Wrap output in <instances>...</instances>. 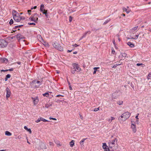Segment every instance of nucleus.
I'll list each match as a JSON object with an SVG mask.
<instances>
[{
	"label": "nucleus",
	"mask_w": 151,
	"mask_h": 151,
	"mask_svg": "<svg viewBox=\"0 0 151 151\" xmlns=\"http://www.w3.org/2000/svg\"><path fill=\"white\" fill-rule=\"evenodd\" d=\"M139 115V114H138V115ZM136 118L137 119H138V115L137 116H136Z\"/></svg>",
	"instance_id": "338daca9"
},
{
	"label": "nucleus",
	"mask_w": 151,
	"mask_h": 151,
	"mask_svg": "<svg viewBox=\"0 0 151 151\" xmlns=\"http://www.w3.org/2000/svg\"><path fill=\"white\" fill-rule=\"evenodd\" d=\"M7 42L5 40L0 39V47H6L7 45Z\"/></svg>",
	"instance_id": "0eeeda50"
},
{
	"label": "nucleus",
	"mask_w": 151,
	"mask_h": 151,
	"mask_svg": "<svg viewBox=\"0 0 151 151\" xmlns=\"http://www.w3.org/2000/svg\"><path fill=\"white\" fill-rule=\"evenodd\" d=\"M37 14H35L32 15V16L29 19H30L32 21H34L35 22H36L37 21L38 18L37 17Z\"/></svg>",
	"instance_id": "6e6552de"
},
{
	"label": "nucleus",
	"mask_w": 151,
	"mask_h": 151,
	"mask_svg": "<svg viewBox=\"0 0 151 151\" xmlns=\"http://www.w3.org/2000/svg\"><path fill=\"white\" fill-rule=\"evenodd\" d=\"M112 98L114 99H116L118 97V95L116 93H113L112 94Z\"/></svg>",
	"instance_id": "2eb2a0df"
},
{
	"label": "nucleus",
	"mask_w": 151,
	"mask_h": 151,
	"mask_svg": "<svg viewBox=\"0 0 151 151\" xmlns=\"http://www.w3.org/2000/svg\"><path fill=\"white\" fill-rule=\"evenodd\" d=\"M44 5H41L40 8V10L42 12L43 11V9H44Z\"/></svg>",
	"instance_id": "393cba45"
},
{
	"label": "nucleus",
	"mask_w": 151,
	"mask_h": 151,
	"mask_svg": "<svg viewBox=\"0 0 151 151\" xmlns=\"http://www.w3.org/2000/svg\"><path fill=\"white\" fill-rule=\"evenodd\" d=\"M17 138L19 139H20L22 138V137L20 136L19 135L17 137Z\"/></svg>",
	"instance_id": "8fccbe9b"
},
{
	"label": "nucleus",
	"mask_w": 151,
	"mask_h": 151,
	"mask_svg": "<svg viewBox=\"0 0 151 151\" xmlns=\"http://www.w3.org/2000/svg\"><path fill=\"white\" fill-rule=\"evenodd\" d=\"M41 120L43 122H48V121H47V120L42 118V117H41Z\"/></svg>",
	"instance_id": "2f4dec72"
},
{
	"label": "nucleus",
	"mask_w": 151,
	"mask_h": 151,
	"mask_svg": "<svg viewBox=\"0 0 151 151\" xmlns=\"http://www.w3.org/2000/svg\"><path fill=\"white\" fill-rule=\"evenodd\" d=\"M16 37L19 41H20V40L22 39H23L24 38V37H23V36L20 34H19L17 35H16Z\"/></svg>",
	"instance_id": "9d476101"
},
{
	"label": "nucleus",
	"mask_w": 151,
	"mask_h": 151,
	"mask_svg": "<svg viewBox=\"0 0 151 151\" xmlns=\"http://www.w3.org/2000/svg\"><path fill=\"white\" fill-rule=\"evenodd\" d=\"M131 128L132 129L133 131L135 132L136 131V128L135 125L133 124H132L131 125Z\"/></svg>",
	"instance_id": "f8f14e48"
},
{
	"label": "nucleus",
	"mask_w": 151,
	"mask_h": 151,
	"mask_svg": "<svg viewBox=\"0 0 151 151\" xmlns=\"http://www.w3.org/2000/svg\"><path fill=\"white\" fill-rule=\"evenodd\" d=\"M88 32H85L83 35V36H82V37H81V39L82 38H83V37H86V36L87 34L88 33Z\"/></svg>",
	"instance_id": "bb28decb"
},
{
	"label": "nucleus",
	"mask_w": 151,
	"mask_h": 151,
	"mask_svg": "<svg viewBox=\"0 0 151 151\" xmlns=\"http://www.w3.org/2000/svg\"><path fill=\"white\" fill-rule=\"evenodd\" d=\"M28 24L30 25H35V24L34 23H29Z\"/></svg>",
	"instance_id": "79ce46f5"
},
{
	"label": "nucleus",
	"mask_w": 151,
	"mask_h": 151,
	"mask_svg": "<svg viewBox=\"0 0 151 151\" xmlns=\"http://www.w3.org/2000/svg\"><path fill=\"white\" fill-rule=\"evenodd\" d=\"M42 12L43 13L45 14V16H46L47 11V10H45V9H43V11Z\"/></svg>",
	"instance_id": "72a5a7b5"
},
{
	"label": "nucleus",
	"mask_w": 151,
	"mask_h": 151,
	"mask_svg": "<svg viewBox=\"0 0 151 151\" xmlns=\"http://www.w3.org/2000/svg\"><path fill=\"white\" fill-rule=\"evenodd\" d=\"M27 12H28V13H29V14L30 15V14L29 13V12H31V10H29L27 11Z\"/></svg>",
	"instance_id": "864d4df0"
},
{
	"label": "nucleus",
	"mask_w": 151,
	"mask_h": 151,
	"mask_svg": "<svg viewBox=\"0 0 151 151\" xmlns=\"http://www.w3.org/2000/svg\"><path fill=\"white\" fill-rule=\"evenodd\" d=\"M72 17L71 16H70L69 17V21L70 22H71L72 21Z\"/></svg>",
	"instance_id": "a19ab883"
},
{
	"label": "nucleus",
	"mask_w": 151,
	"mask_h": 151,
	"mask_svg": "<svg viewBox=\"0 0 151 151\" xmlns=\"http://www.w3.org/2000/svg\"><path fill=\"white\" fill-rule=\"evenodd\" d=\"M1 60L2 62L6 63L8 61L7 59L5 58H1Z\"/></svg>",
	"instance_id": "aec40b11"
},
{
	"label": "nucleus",
	"mask_w": 151,
	"mask_h": 151,
	"mask_svg": "<svg viewBox=\"0 0 151 151\" xmlns=\"http://www.w3.org/2000/svg\"><path fill=\"white\" fill-rule=\"evenodd\" d=\"M110 19L109 20H106L105 22H104V23L103 24H107V23H108L109 21H110Z\"/></svg>",
	"instance_id": "58836bf2"
},
{
	"label": "nucleus",
	"mask_w": 151,
	"mask_h": 151,
	"mask_svg": "<svg viewBox=\"0 0 151 151\" xmlns=\"http://www.w3.org/2000/svg\"><path fill=\"white\" fill-rule=\"evenodd\" d=\"M23 26V25H18V26H16L15 27V28H17L18 27H20L21 26Z\"/></svg>",
	"instance_id": "3c124183"
},
{
	"label": "nucleus",
	"mask_w": 151,
	"mask_h": 151,
	"mask_svg": "<svg viewBox=\"0 0 151 151\" xmlns=\"http://www.w3.org/2000/svg\"><path fill=\"white\" fill-rule=\"evenodd\" d=\"M56 144L58 146H61V145L60 144V142L59 141H57L55 142Z\"/></svg>",
	"instance_id": "a878e982"
},
{
	"label": "nucleus",
	"mask_w": 151,
	"mask_h": 151,
	"mask_svg": "<svg viewBox=\"0 0 151 151\" xmlns=\"http://www.w3.org/2000/svg\"><path fill=\"white\" fill-rule=\"evenodd\" d=\"M72 50H67V52H72Z\"/></svg>",
	"instance_id": "4d7b16f0"
},
{
	"label": "nucleus",
	"mask_w": 151,
	"mask_h": 151,
	"mask_svg": "<svg viewBox=\"0 0 151 151\" xmlns=\"http://www.w3.org/2000/svg\"><path fill=\"white\" fill-rule=\"evenodd\" d=\"M8 70H1V72H6L7 71H8Z\"/></svg>",
	"instance_id": "a18cd8bd"
},
{
	"label": "nucleus",
	"mask_w": 151,
	"mask_h": 151,
	"mask_svg": "<svg viewBox=\"0 0 151 151\" xmlns=\"http://www.w3.org/2000/svg\"><path fill=\"white\" fill-rule=\"evenodd\" d=\"M141 65H142V63H141V64H140V63H137V65L138 66H139Z\"/></svg>",
	"instance_id": "603ef678"
},
{
	"label": "nucleus",
	"mask_w": 151,
	"mask_h": 151,
	"mask_svg": "<svg viewBox=\"0 0 151 151\" xmlns=\"http://www.w3.org/2000/svg\"><path fill=\"white\" fill-rule=\"evenodd\" d=\"M24 128L28 132H29L30 134H31L32 133V131L30 129H28L26 126H24Z\"/></svg>",
	"instance_id": "4468645a"
},
{
	"label": "nucleus",
	"mask_w": 151,
	"mask_h": 151,
	"mask_svg": "<svg viewBox=\"0 0 151 151\" xmlns=\"http://www.w3.org/2000/svg\"><path fill=\"white\" fill-rule=\"evenodd\" d=\"M49 143H50V145H52V144H53L52 143V142H50Z\"/></svg>",
	"instance_id": "052dcab7"
},
{
	"label": "nucleus",
	"mask_w": 151,
	"mask_h": 151,
	"mask_svg": "<svg viewBox=\"0 0 151 151\" xmlns=\"http://www.w3.org/2000/svg\"><path fill=\"white\" fill-rule=\"evenodd\" d=\"M45 43L44 44V45L46 47H49V45L48 43L44 42Z\"/></svg>",
	"instance_id": "f704fd0d"
},
{
	"label": "nucleus",
	"mask_w": 151,
	"mask_h": 151,
	"mask_svg": "<svg viewBox=\"0 0 151 151\" xmlns=\"http://www.w3.org/2000/svg\"><path fill=\"white\" fill-rule=\"evenodd\" d=\"M138 36H139V35H136L134 36V37H131V38L134 39H135V40H136V39H137L138 38Z\"/></svg>",
	"instance_id": "cd10ccee"
},
{
	"label": "nucleus",
	"mask_w": 151,
	"mask_h": 151,
	"mask_svg": "<svg viewBox=\"0 0 151 151\" xmlns=\"http://www.w3.org/2000/svg\"><path fill=\"white\" fill-rule=\"evenodd\" d=\"M8 78L6 77L5 78L4 80L5 81H6L7 80Z\"/></svg>",
	"instance_id": "680f3d73"
},
{
	"label": "nucleus",
	"mask_w": 151,
	"mask_h": 151,
	"mask_svg": "<svg viewBox=\"0 0 151 151\" xmlns=\"http://www.w3.org/2000/svg\"><path fill=\"white\" fill-rule=\"evenodd\" d=\"M77 53V51H75V52H73V54H76Z\"/></svg>",
	"instance_id": "0e129e2a"
},
{
	"label": "nucleus",
	"mask_w": 151,
	"mask_h": 151,
	"mask_svg": "<svg viewBox=\"0 0 151 151\" xmlns=\"http://www.w3.org/2000/svg\"><path fill=\"white\" fill-rule=\"evenodd\" d=\"M113 42V43L114 44V45L115 46L116 45V44H115V40H114Z\"/></svg>",
	"instance_id": "13d9d810"
},
{
	"label": "nucleus",
	"mask_w": 151,
	"mask_h": 151,
	"mask_svg": "<svg viewBox=\"0 0 151 151\" xmlns=\"http://www.w3.org/2000/svg\"><path fill=\"white\" fill-rule=\"evenodd\" d=\"M32 84L34 88H37L41 85V83L39 81L34 80L32 82Z\"/></svg>",
	"instance_id": "423d86ee"
},
{
	"label": "nucleus",
	"mask_w": 151,
	"mask_h": 151,
	"mask_svg": "<svg viewBox=\"0 0 151 151\" xmlns=\"http://www.w3.org/2000/svg\"><path fill=\"white\" fill-rule=\"evenodd\" d=\"M121 64H116V65H114L112 67V68H116L117 65H120Z\"/></svg>",
	"instance_id": "ea45409f"
},
{
	"label": "nucleus",
	"mask_w": 151,
	"mask_h": 151,
	"mask_svg": "<svg viewBox=\"0 0 151 151\" xmlns=\"http://www.w3.org/2000/svg\"><path fill=\"white\" fill-rule=\"evenodd\" d=\"M11 77V75L10 74H7L6 76V77L7 78H9Z\"/></svg>",
	"instance_id": "37998d69"
},
{
	"label": "nucleus",
	"mask_w": 151,
	"mask_h": 151,
	"mask_svg": "<svg viewBox=\"0 0 151 151\" xmlns=\"http://www.w3.org/2000/svg\"><path fill=\"white\" fill-rule=\"evenodd\" d=\"M121 55L123 58H125L127 56V54L125 53H121Z\"/></svg>",
	"instance_id": "b1692460"
},
{
	"label": "nucleus",
	"mask_w": 151,
	"mask_h": 151,
	"mask_svg": "<svg viewBox=\"0 0 151 151\" xmlns=\"http://www.w3.org/2000/svg\"><path fill=\"white\" fill-rule=\"evenodd\" d=\"M13 18L14 20L17 22H20L22 20H24L25 19V17H24L20 16L19 14L16 15L15 14Z\"/></svg>",
	"instance_id": "20e7f679"
},
{
	"label": "nucleus",
	"mask_w": 151,
	"mask_h": 151,
	"mask_svg": "<svg viewBox=\"0 0 151 151\" xmlns=\"http://www.w3.org/2000/svg\"><path fill=\"white\" fill-rule=\"evenodd\" d=\"M87 139V138L83 139H82V140L81 141H80L79 142L80 144L81 145H83V142H84L85 140Z\"/></svg>",
	"instance_id": "4be33fe9"
},
{
	"label": "nucleus",
	"mask_w": 151,
	"mask_h": 151,
	"mask_svg": "<svg viewBox=\"0 0 151 151\" xmlns=\"http://www.w3.org/2000/svg\"><path fill=\"white\" fill-rule=\"evenodd\" d=\"M117 142V140L116 138H114L110 140L109 143V148L114 150H117L118 146Z\"/></svg>",
	"instance_id": "f257e3e1"
},
{
	"label": "nucleus",
	"mask_w": 151,
	"mask_h": 151,
	"mask_svg": "<svg viewBox=\"0 0 151 151\" xmlns=\"http://www.w3.org/2000/svg\"><path fill=\"white\" fill-rule=\"evenodd\" d=\"M122 9L123 11H125L126 12L127 14L129 13L130 12V10L128 9H126L125 7L123 8Z\"/></svg>",
	"instance_id": "f3484780"
},
{
	"label": "nucleus",
	"mask_w": 151,
	"mask_h": 151,
	"mask_svg": "<svg viewBox=\"0 0 151 151\" xmlns=\"http://www.w3.org/2000/svg\"><path fill=\"white\" fill-rule=\"evenodd\" d=\"M115 53V51L114 50V49L113 48L112 49V51H111V53L113 54H114Z\"/></svg>",
	"instance_id": "c03bdc74"
},
{
	"label": "nucleus",
	"mask_w": 151,
	"mask_h": 151,
	"mask_svg": "<svg viewBox=\"0 0 151 151\" xmlns=\"http://www.w3.org/2000/svg\"><path fill=\"white\" fill-rule=\"evenodd\" d=\"M151 78V72L149 73L147 76V79L149 80Z\"/></svg>",
	"instance_id": "c756f323"
},
{
	"label": "nucleus",
	"mask_w": 151,
	"mask_h": 151,
	"mask_svg": "<svg viewBox=\"0 0 151 151\" xmlns=\"http://www.w3.org/2000/svg\"><path fill=\"white\" fill-rule=\"evenodd\" d=\"M5 134L8 136H11L12 135V134L8 131H6L5 132Z\"/></svg>",
	"instance_id": "a211bd4d"
},
{
	"label": "nucleus",
	"mask_w": 151,
	"mask_h": 151,
	"mask_svg": "<svg viewBox=\"0 0 151 151\" xmlns=\"http://www.w3.org/2000/svg\"><path fill=\"white\" fill-rule=\"evenodd\" d=\"M64 96L63 95H57L56 96L57 97H58V96H63V97Z\"/></svg>",
	"instance_id": "6e6d98bb"
},
{
	"label": "nucleus",
	"mask_w": 151,
	"mask_h": 151,
	"mask_svg": "<svg viewBox=\"0 0 151 151\" xmlns=\"http://www.w3.org/2000/svg\"><path fill=\"white\" fill-rule=\"evenodd\" d=\"M41 117L39 118L38 119L35 121L37 123L39 122L41 120Z\"/></svg>",
	"instance_id": "473e14b6"
},
{
	"label": "nucleus",
	"mask_w": 151,
	"mask_h": 151,
	"mask_svg": "<svg viewBox=\"0 0 151 151\" xmlns=\"http://www.w3.org/2000/svg\"><path fill=\"white\" fill-rule=\"evenodd\" d=\"M72 65L73 68L71 71V73L73 74H74L76 71L78 72L81 70V69L80 68L79 65L77 63H73Z\"/></svg>",
	"instance_id": "f03ea898"
},
{
	"label": "nucleus",
	"mask_w": 151,
	"mask_h": 151,
	"mask_svg": "<svg viewBox=\"0 0 151 151\" xmlns=\"http://www.w3.org/2000/svg\"><path fill=\"white\" fill-rule=\"evenodd\" d=\"M127 44L129 45L130 47H134V44H133L132 43L130 42H128L127 43Z\"/></svg>",
	"instance_id": "dca6fc26"
},
{
	"label": "nucleus",
	"mask_w": 151,
	"mask_h": 151,
	"mask_svg": "<svg viewBox=\"0 0 151 151\" xmlns=\"http://www.w3.org/2000/svg\"><path fill=\"white\" fill-rule=\"evenodd\" d=\"M49 95V94L48 93H46L43 94V95L44 96H46V97H47Z\"/></svg>",
	"instance_id": "7c9ffc66"
},
{
	"label": "nucleus",
	"mask_w": 151,
	"mask_h": 151,
	"mask_svg": "<svg viewBox=\"0 0 151 151\" xmlns=\"http://www.w3.org/2000/svg\"><path fill=\"white\" fill-rule=\"evenodd\" d=\"M107 146L106 145V143H103V146H102L103 148L104 149H106V151H107V150H106V147Z\"/></svg>",
	"instance_id": "5701e85b"
},
{
	"label": "nucleus",
	"mask_w": 151,
	"mask_h": 151,
	"mask_svg": "<svg viewBox=\"0 0 151 151\" xmlns=\"http://www.w3.org/2000/svg\"><path fill=\"white\" fill-rule=\"evenodd\" d=\"M53 46L56 49L60 51L63 50V48L58 43L54 42L52 44Z\"/></svg>",
	"instance_id": "39448f33"
},
{
	"label": "nucleus",
	"mask_w": 151,
	"mask_h": 151,
	"mask_svg": "<svg viewBox=\"0 0 151 151\" xmlns=\"http://www.w3.org/2000/svg\"><path fill=\"white\" fill-rule=\"evenodd\" d=\"M138 26H136V27H133L132 29V31H133L134 32V30L137 29L138 28Z\"/></svg>",
	"instance_id": "c85d7f7f"
},
{
	"label": "nucleus",
	"mask_w": 151,
	"mask_h": 151,
	"mask_svg": "<svg viewBox=\"0 0 151 151\" xmlns=\"http://www.w3.org/2000/svg\"><path fill=\"white\" fill-rule=\"evenodd\" d=\"M49 107V106H47V105H46L45 106V107L47 108H48Z\"/></svg>",
	"instance_id": "774afa93"
},
{
	"label": "nucleus",
	"mask_w": 151,
	"mask_h": 151,
	"mask_svg": "<svg viewBox=\"0 0 151 151\" xmlns=\"http://www.w3.org/2000/svg\"><path fill=\"white\" fill-rule=\"evenodd\" d=\"M117 37H118V40L119 41H120V38L119 37V36L118 35H117Z\"/></svg>",
	"instance_id": "5fc2aeb1"
},
{
	"label": "nucleus",
	"mask_w": 151,
	"mask_h": 151,
	"mask_svg": "<svg viewBox=\"0 0 151 151\" xmlns=\"http://www.w3.org/2000/svg\"><path fill=\"white\" fill-rule=\"evenodd\" d=\"M6 97L7 99L10 96L11 92L9 88L7 87L6 89Z\"/></svg>",
	"instance_id": "1a4fd4ad"
},
{
	"label": "nucleus",
	"mask_w": 151,
	"mask_h": 151,
	"mask_svg": "<svg viewBox=\"0 0 151 151\" xmlns=\"http://www.w3.org/2000/svg\"><path fill=\"white\" fill-rule=\"evenodd\" d=\"M123 104V101H119L118 102V104L119 105L122 104Z\"/></svg>",
	"instance_id": "e433bc0d"
},
{
	"label": "nucleus",
	"mask_w": 151,
	"mask_h": 151,
	"mask_svg": "<svg viewBox=\"0 0 151 151\" xmlns=\"http://www.w3.org/2000/svg\"><path fill=\"white\" fill-rule=\"evenodd\" d=\"M80 118L81 119H83V117L81 115L80 116Z\"/></svg>",
	"instance_id": "69168bd1"
},
{
	"label": "nucleus",
	"mask_w": 151,
	"mask_h": 151,
	"mask_svg": "<svg viewBox=\"0 0 151 151\" xmlns=\"http://www.w3.org/2000/svg\"><path fill=\"white\" fill-rule=\"evenodd\" d=\"M115 119V118H114L113 117L111 116L110 118H109L108 119V121L109 123H110L112 122V121L113 120H114V119Z\"/></svg>",
	"instance_id": "6ab92c4d"
},
{
	"label": "nucleus",
	"mask_w": 151,
	"mask_h": 151,
	"mask_svg": "<svg viewBox=\"0 0 151 151\" xmlns=\"http://www.w3.org/2000/svg\"><path fill=\"white\" fill-rule=\"evenodd\" d=\"M99 110V107L97 108H95L93 110V111H96Z\"/></svg>",
	"instance_id": "4c0bfd02"
},
{
	"label": "nucleus",
	"mask_w": 151,
	"mask_h": 151,
	"mask_svg": "<svg viewBox=\"0 0 151 151\" xmlns=\"http://www.w3.org/2000/svg\"><path fill=\"white\" fill-rule=\"evenodd\" d=\"M96 70H94V71H93V74H95L96 73Z\"/></svg>",
	"instance_id": "bf43d9fd"
},
{
	"label": "nucleus",
	"mask_w": 151,
	"mask_h": 151,
	"mask_svg": "<svg viewBox=\"0 0 151 151\" xmlns=\"http://www.w3.org/2000/svg\"><path fill=\"white\" fill-rule=\"evenodd\" d=\"M8 70H9V71H12L13 70V68H11V69H9Z\"/></svg>",
	"instance_id": "e2e57ef3"
},
{
	"label": "nucleus",
	"mask_w": 151,
	"mask_h": 151,
	"mask_svg": "<svg viewBox=\"0 0 151 151\" xmlns=\"http://www.w3.org/2000/svg\"><path fill=\"white\" fill-rule=\"evenodd\" d=\"M74 142L75 141L74 140H72L71 142H70L69 144L71 147H73V146L74 145Z\"/></svg>",
	"instance_id": "ddd939ff"
},
{
	"label": "nucleus",
	"mask_w": 151,
	"mask_h": 151,
	"mask_svg": "<svg viewBox=\"0 0 151 151\" xmlns=\"http://www.w3.org/2000/svg\"><path fill=\"white\" fill-rule=\"evenodd\" d=\"M73 46H74L75 47H77V46H79V45H78L77 44H75L74 45H73Z\"/></svg>",
	"instance_id": "de8ad7c7"
},
{
	"label": "nucleus",
	"mask_w": 151,
	"mask_h": 151,
	"mask_svg": "<svg viewBox=\"0 0 151 151\" xmlns=\"http://www.w3.org/2000/svg\"><path fill=\"white\" fill-rule=\"evenodd\" d=\"M130 114L129 112H126L123 114L120 117H119V119L124 121L128 119L130 117Z\"/></svg>",
	"instance_id": "7ed1b4c3"
},
{
	"label": "nucleus",
	"mask_w": 151,
	"mask_h": 151,
	"mask_svg": "<svg viewBox=\"0 0 151 151\" xmlns=\"http://www.w3.org/2000/svg\"><path fill=\"white\" fill-rule=\"evenodd\" d=\"M99 69V67H95V68H93V69L94 70H96L98 69Z\"/></svg>",
	"instance_id": "09e8293b"
},
{
	"label": "nucleus",
	"mask_w": 151,
	"mask_h": 151,
	"mask_svg": "<svg viewBox=\"0 0 151 151\" xmlns=\"http://www.w3.org/2000/svg\"><path fill=\"white\" fill-rule=\"evenodd\" d=\"M12 15L13 17L14 16V15L16 14V15H18V12L15 10H13L12 12Z\"/></svg>",
	"instance_id": "412c9836"
},
{
	"label": "nucleus",
	"mask_w": 151,
	"mask_h": 151,
	"mask_svg": "<svg viewBox=\"0 0 151 151\" xmlns=\"http://www.w3.org/2000/svg\"><path fill=\"white\" fill-rule=\"evenodd\" d=\"M32 99L33 101L34 104L35 105H37L39 101V100L37 98V97L35 98H32Z\"/></svg>",
	"instance_id": "9b49d317"
},
{
	"label": "nucleus",
	"mask_w": 151,
	"mask_h": 151,
	"mask_svg": "<svg viewBox=\"0 0 151 151\" xmlns=\"http://www.w3.org/2000/svg\"><path fill=\"white\" fill-rule=\"evenodd\" d=\"M13 23V21L12 19H11L9 23L10 24H12Z\"/></svg>",
	"instance_id": "c9c22d12"
},
{
	"label": "nucleus",
	"mask_w": 151,
	"mask_h": 151,
	"mask_svg": "<svg viewBox=\"0 0 151 151\" xmlns=\"http://www.w3.org/2000/svg\"><path fill=\"white\" fill-rule=\"evenodd\" d=\"M49 119H52V120H57L55 118H52L51 117H50Z\"/></svg>",
	"instance_id": "49530a36"
}]
</instances>
